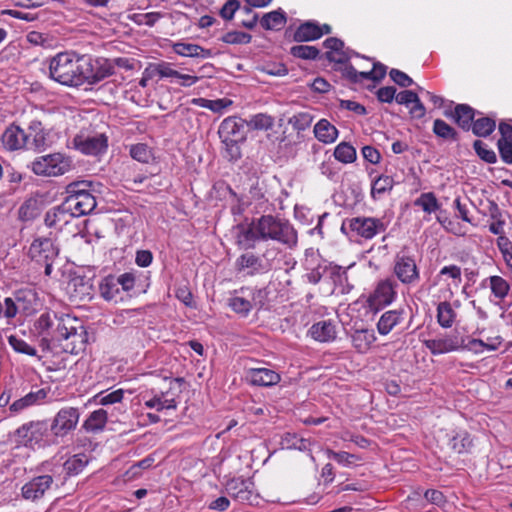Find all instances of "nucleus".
<instances>
[{
  "mask_svg": "<svg viewBox=\"0 0 512 512\" xmlns=\"http://www.w3.org/2000/svg\"><path fill=\"white\" fill-rule=\"evenodd\" d=\"M36 295L32 291H22L13 297L0 295V333L15 328V318L19 314L29 315L36 310Z\"/></svg>",
  "mask_w": 512,
  "mask_h": 512,
  "instance_id": "7ed1b4c3",
  "label": "nucleus"
},
{
  "mask_svg": "<svg viewBox=\"0 0 512 512\" xmlns=\"http://www.w3.org/2000/svg\"><path fill=\"white\" fill-rule=\"evenodd\" d=\"M53 484L51 475H40L32 478L22 486L21 493L24 499L36 501L42 498Z\"/></svg>",
  "mask_w": 512,
  "mask_h": 512,
  "instance_id": "aec40b11",
  "label": "nucleus"
},
{
  "mask_svg": "<svg viewBox=\"0 0 512 512\" xmlns=\"http://www.w3.org/2000/svg\"><path fill=\"white\" fill-rule=\"evenodd\" d=\"M48 133L45 129L42 131H38L37 133H34L30 137V144L28 146V149H35V150H44L47 146L50 145V143L47 140Z\"/></svg>",
  "mask_w": 512,
  "mask_h": 512,
  "instance_id": "052dcab7",
  "label": "nucleus"
},
{
  "mask_svg": "<svg viewBox=\"0 0 512 512\" xmlns=\"http://www.w3.org/2000/svg\"><path fill=\"white\" fill-rule=\"evenodd\" d=\"M449 445L456 453H465L472 447V439L468 432L460 431L450 439Z\"/></svg>",
  "mask_w": 512,
  "mask_h": 512,
  "instance_id": "49530a36",
  "label": "nucleus"
},
{
  "mask_svg": "<svg viewBox=\"0 0 512 512\" xmlns=\"http://www.w3.org/2000/svg\"><path fill=\"white\" fill-rule=\"evenodd\" d=\"M252 36L245 32H229L224 35L223 42L227 44H248Z\"/></svg>",
  "mask_w": 512,
  "mask_h": 512,
  "instance_id": "e2e57ef3",
  "label": "nucleus"
},
{
  "mask_svg": "<svg viewBox=\"0 0 512 512\" xmlns=\"http://www.w3.org/2000/svg\"><path fill=\"white\" fill-rule=\"evenodd\" d=\"M238 272H244L248 275L265 274L266 271L260 259V256L254 253H245L240 255L235 262Z\"/></svg>",
  "mask_w": 512,
  "mask_h": 512,
  "instance_id": "a878e982",
  "label": "nucleus"
},
{
  "mask_svg": "<svg viewBox=\"0 0 512 512\" xmlns=\"http://www.w3.org/2000/svg\"><path fill=\"white\" fill-rule=\"evenodd\" d=\"M71 212L65 207V203L48 210L45 214L44 222L49 228L62 230L72 220Z\"/></svg>",
  "mask_w": 512,
  "mask_h": 512,
  "instance_id": "b1692460",
  "label": "nucleus"
},
{
  "mask_svg": "<svg viewBox=\"0 0 512 512\" xmlns=\"http://www.w3.org/2000/svg\"><path fill=\"white\" fill-rule=\"evenodd\" d=\"M155 72L161 78L176 79L179 72L172 67V64L161 62L155 66Z\"/></svg>",
  "mask_w": 512,
  "mask_h": 512,
  "instance_id": "0e129e2a",
  "label": "nucleus"
},
{
  "mask_svg": "<svg viewBox=\"0 0 512 512\" xmlns=\"http://www.w3.org/2000/svg\"><path fill=\"white\" fill-rule=\"evenodd\" d=\"M80 419V410L77 407H62L53 417L49 428L54 440L64 438L73 432Z\"/></svg>",
  "mask_w": 512,
  "mask_h": 512,
  "instance_id": "9d476101",
  "label": "nucleus"
},
{
  "mask_svg": "<svg viewBox=\"0 0 512 512\" xmlns=\"http://www.w3.org/2000/svg\"><path fill=\"white\" fill-rule=\"evenodd\" d=\"M219 137L226 147L231 159L240 157L238 144L246 138L245 122L241 118L230 116L225 118L218 129Z\"/></svg>",
  "mask_w": 512,
  "mask_h": 512,
  "instance_id": "0eeeda50",
  "label": "nucleus"
},
{
  "mask_svg": "<svg viewBox=\"0 0 512 512\" xmlns=\"http://www.w3.org/2000/svg\"><path fill=\"white\" fill-rule=\"evenodd\" d=\"M389 75L391 79L401 87H409L413 84V80L406 73L398 69H392Z\"/></svg>",
  "mask_w": 512,
  "mask_h": 512,
  "instance_id": "69168bd1",
  "label": "nucleus"
},
{
  "mask_svg": "<svg viewBox=\"0 0 512 512\" xmlns=\"http://www.w3.org/2000/svg\"><path fill=\"white\" fill-rule=\"evenodd\" d=\"M453 118L461 128L469 130L473 125L474 110L466 104H459L455 107Z\"/></svg>",
  "mask_w": 512,
  "mask_h": 512,
  "instance_id": "a19ab883",
  "label": "nucleus"
},
{
  "mask_svg": "<svg viewBox=\"0 0 512 512\" xmlns=\"http://www.w3.org/2000/svg\"><path fill=\"white\" fill-rule=\"evenodd\" d=\"M352 346L359 353H367L376 341L375 332L372 329H356L351 334Z\"/></svg>",
  "mask_w": 512,
  "mask_h": 512,
  "instance_id": "7c9ffc66",
  "label": "nucleus"
},
{
  "mask_svg": "<svg viewBox=\"0 0 512 512\" xmlns=\"http://www.w3.org/2000/svg\"><path fill=\"white\" fill-rule=\"evenodd\" d=\"M88 464V457L85 454H75L69 457L62 465L65 477L76 476L83 471Z\"/></svg>",
  "mask_w": 512,
  "mask_h": 512,
  "instance_id": "ea45409f",
  "label": "nucleus"
},
{
  "mask_svg": "<svg viewBox=\"0 0 512 512\" xmlns=\"http://www.w3.org/2000/svg\"><path fill=\"white\" fill-rule=\"evenodd\" d=\"M14 439L17 444L33 450L43 449L56 443L46 420L24 423L14 432Z\"/></svg>",
  "mask_w": 512,
  "mask_h": 512,
  "instance_id": "39448f33",
  "label": "nucleus"
},
{
  "mask_svg": "<svg viewBox=\"0 0 512 512\" xmlns=\"http://www.w3.org/2000/svg\"><path fill=\"white\" fill-rule=\"evenodd\" d=\"M323 35V29L313 22L301 24L294 33V39L298 42H308L319 39Z\"/></svg>",
  "mask_w": 512,
  "mask_h": 512,
  "instance_id": "e433bc0d",
  "label": "nucleus"
},
{
  "mask_svg": "<svg viewBox=\"0 0 512 512\" xmlns=\"http://www.w3.org/2000/svg\"><path fill=\"white\" fill-rule=\"evenodd\" d=\"M328 457L335 460L338 464L349 467L353 465L356 461H359L360 458L355 455L345 451L335 452L332 450L327 451Z\"/></svg>",
  "mask_w": 512,
  "mask_h": 512,
  "instance_id": "6e6d98bb",
  "label": "nucleus"
},
{
  "mask_svg": "<svg viewBox=\"0 0 512 512\" xmlns=\"http://www.w3.org/2000/svg\"><path fill=\"white\" fill-rule=\"evenodd\" d=\"M437 280L444 282L448 287L449 296L454 295L453 288L457 289L462 281V270L455 264L443 266L438 274Z\"/></svg>",
  "mask_w": 512,
  "mask_h": 512,
  "instance_id": "bb28decb",
  "label": "nucleus"
},
{
  "mask_svg": "<svg viewBox=\"0 0 512 512\" xmlns=\"http://www.w3.org/2000/svg\"><path fill=\"white\" fill-rule=\"evenodd\" d=\"M173 51L182 57L207 59L212 57V51L193 43L177 42L173 44Z\"/></svg>",
  "mask_w": 512,
  "mask_h": 512,
  "instance_id": "2f4dec72",
  "label": "nucleus"
},
{
  "mask_svg": "<svg viewBox=\"0 0 512 512\" xmlns=\"http://www.w3.org/2000/svg\"><path fill=\"white\" fill-rule=\"evenodd\" d=\"M129 152L133 159L141 163H149L153 159L151 148L144 143L131 145Z\"/></svg>",
  "mask_w": 512,
  "mask_h": 512,
  "instance_id": "3c124183",
  "label": "nucleus"
},
{
  "mask_svg": "<svg viewBox=\"0 0 512 512\" xmlns=\"http://www.w3.org/2000/svg\"><path fill=\"white\" fill-rule=\"evenodd\" d=\"M501 134L498 140V149L502 161L506 164H512V126L506 123L499 125Z\"/></svg>",
  "mask_w": 512,
  "mask_h": 512,
  "instance_id": "cd10ccee",
  "label": "nucleus"
},
{
  "mask_svg": "<svg viewBox=\"0 0 512 512\" xmlns=\"http://www.w3.org/2000/svg\"><path fill=\"white\" fill-rule=\"evenodd\" d=\"M86 69V56L73 52H60L49 60L50 78L68 87L83 85Z\"/></svg>",
  "mask_w": 512,
  "mask_h": 512,
  "instance_id": "f03ea898",
  "label": "nucleus"
},
{
  "mask_svg": "<svg viewBox=\"0 0 512 512\" xmlns=\"http://www.w3.org/2000/svg\"><path fill=\"white\" fill-rule=\"evenodd\" d=\"M247 379L255 386H273L280 382V375L268 368H251L247 372Z\"/></svg>",
  "mask_w": 512,
  "mask_h": 512,
  "instance_id": "393cba45",
  "label": "nucleus"
},
{
  "mask_svg": "<svg viewBox=\"0 0 512 512\" xmlns=\"http://www.w3.org/2000/svg\"><path fill=\"white\" fill-rule=\"evenodd\" d=\"M291 54L294 57L301 59H315L317 58L319 51L314 46L297 45L291 48Z\"/></svg>",
  "mask_w": 512,
  "mask_h": 512,
  "instance_id": "13d9d810",
  "label": "nucleus"
},
{
  "mask_svg": "<svg viewBox=\"0 0 512 512\" xmlns=\"http://www.w3.org/2000/svg\"><path fill=\"white\" fill-rule=\"evenodd\" d=\"M424 345L433 355H441L463 349L464 339L456 334H447L425 340Z\"/></svg>",
  "mask_w": 512,
  "mask_h": 512,
  "instance_id": "6ab92c4d",
  "label": "nucleus"
},
{
  "mask_svg": "<svg viewBox=\"0 0 512 512\" xmlns=\"http://www.w3.org/2000/svg\"><path fill=\"white\" fill-rule=\"evenodd\" d=\"M86 187L84 182L71 183L67 187L68 196L64 203L74 218L86 215L96 208V199Z\"/></svg>",
  "mask_w": 512,
  "mask_h": 512,
  "instance_id": "6e6552de",
  "label": "nucleus"
},
{
  "mask_svg": "<svg viewBox=\"0 0 512 512\" xmlns=\"http://www.w3.org/2000/svg\"><path fill=\"white\" fill-rule=\"evenodd\" d=\"M124 397V390L117 389L110 393L100 392L96 395V399L100 405H111L115 403H119L122 401Z\"/></svg>",
  "mask_w": 512,
  "mask_h": 512,
  "instance_id": "4d7b16f0",
  "label": "nucleus"
},
{
  "mask_svg": "<svg viewBox=\"0 0 512 512\" xmlns=\"http://www.w3.org/2000/svg\"><path fill=\"white\" fill-rule=\"evenodd\" d=\"M308 334L320 343L333 342L337 337V327L332 320H320L309 328Z\"/></svg>",
  "mask_w": 512,
  "mask_h": 512,
  "instance_id": "4be33fe9",
  "label": "nucleus"
},
{
  "mask_svg": "<svg viewBox=\"0 0 512 512\" xmlns=\"http://www.w3.org/2000/svg\"><path fill=\"white\" fill-rule=\"evenodd\" d=\"M394 186V180L390 176H379L374 180L371 187V197L374 200L381 199L386 193L390 192Z\"/></svg>",
  "mask_w": 512,
  "mask_h": 512,
  "instance_id": "c03bdc74",
  "label": "nucleus"
},
{
  "mask_svg": "<svg viewBox=\"0 0 512 512\" xmlns=\"http://www.w3.org/2000/svg\"><path fill=\"white\" fill-rule=\"evenodd\" d=\"M225 491L230 497L241 503L252 504L257 498L254 491V483L249 478L237 477L229 479L225 484Z\"/></svg>",
  "mask_w": 512,
  "mask_h": 512,
  "instance_id": "ddd939ff",
  "label": "nucleus"
},
{
  "mask_svg": "<svg viewBox=\"0 0 512 512\" xmlns=\"http://www.w3.org/2000/svg\"><path fill=\"white\" fill-rule=\"evenodd\" d=\"M482 286H488L493 296L498 300L505 299L510 291V284L504 278L497 275L484 279Z\"/></svg>",
  "mask_w": 512,
  "mask_h": 512,
  "instance_id": "4c0bfd02",
  "label": "nucleus"
},
{
  "mask_svg": "<svg viewBox=\"0 0 512 512\" xmlns=\"http://www.w3.org/2000/svg\"><path fill=\"white\" fill-rule=\"evenodd\" d=\"M167 382V388H152L141 394V399L147 409L161 412L163 410H175L178 402L177 397L180 392V386L183 383L182 378L170 379Z\"/></svg>",
  "mask_w": 512,
  "mask_h": 512,
  "instance_id": "423d86ee",
  "label": "nucleus"
},
{
  "mask_svg": "<svg viewBox=\"0 0 512 512\" xmlns=\"http://www.w3.org/2000/svg\"><path fill=\"white\" fill-rule=\"evenodd\" d=\"M256 220L262 241H277L289 248L297 245V232L288 221L272 215H263Z\"/></svg>",
  "mask_w": 512,
  "mask_h": 512,
  "instance_id": "20e7f679",
  "label": "nucleus"
},
{
  "mask_svg": "<svg viewBox=\"0 0 512 512\" xmlns=\"http://www.w3.org/2000/svg\"><path fill=\"white\" fill-rule=\"evenodd\" d=\"M457 318V312L449 301H442L437 306V321L442 328H451Z\"/></svg>",
  "mask_w": 512,
  "mask_h": 512,
  "instance_id": "58836bf2",
  "label": "nucleus"
},
{
  "mask_svg": "<svg viewBox=\"0 0 512 512\" xmlns=\"http://www.w3.org/2000/svg\"><path fill=\"white\" fill-rule=\"evenodd\" d=\"M280 254L281 250L278 247L274 245H268L264 252L260 255V259L266 273L278 267L280 264Z\"/></svg>",
  "mask_w": 512,
  "mask_h": 512,
  "instance_id": "a18cd8bd",
  "label": "nucleus"
},
{
  "mask_svg": "<svg viewBox=\"0 0 512 512\" xmlns=\"http://www.w3.org/2000/svg\"><path fill=\"white\" fill-rule=\"evenodd\" d=\"M8 343L17 353L25 354L28 356H37V350L35 347L29 345L25 340L15 335L8 337Z\"/></svg>",
  "mask_w": 512,
  "mask_h": 512,
  "instance_id": "603ef678",
  "label": "nucleus"
},
{
  "mask_svg": "<svg viewBox=\"0 0 512 512\" xmlns=\"http://www.w3.org/2000/svg\"><path fill=\"white\" fill-rule=\"evenodd\" d=\"M473 147L477 155L487 163L496 162V154L493 150L489 149L488 146L480 140H476Z\"/></svg>",
  "mask_w": 512,
  "mask_h": 512,
  "instance_id": "bf43d9fd",
  "label": "nucleus"
},
{
  "mask_svg": "<svg viewBox=\"0 0 512 512\" xmlns=\"http://www.w3.org/2000/svg\"><path fill=\"white\" fill-rule=\"evenodd\" d=\"M59 253L55 241L49 237H38L31 243L28 255L35 262L53 261Z\"/></svg>",
  "mask_w": 512,
  "mask_h": 512,
  "instance_id": "dca6fc26",
  "label": "nucleus"
},
{
  "mask_svg": "<svg viewBox=\"0 0 512 512\" xmlns=\"http://www.w3.org/2000/svg\"><path fill=\"white\" fill-rule=\"evenodd\" d=\"M327 49L326 58L335 63H345L349 60L350 55L344 50V42L338 38L330 37L324 41Z\"/></svg>",
  "mask_w": 512,
  "mask_h": 512,
  "instance_id": "c85d7f7f",
  "label": "nucleus"
},
{
  "mask_svg": "<svg viewBox=\"0 0 512 512\" xmlns=\"http://www.w3.org/2000/svg\"><path fill=\"white\" fill-rule=\"evenodd\" d=\"M433 132L438 137L446 140L456 139V131L454 130V128L441 119H436L434 121Z\"/></svg>",
  "mask_w": 512,
  "mask_h": 512,
  "instance_id": "5fc2aeb1",
  "label": "nucleus"
},
{
  "mask_svg": "<svg viewBox=\"0 0 512 512\" xmlns=\"http://www.w3.org/2000/svg\"><path fill=\"white\" fill-rule=\"evenodd\" d=\"M99 291L106 301L118 302L122 299L119 280L116 279V276L109 275L103 278L99 285Z\"/></svg>",
  "mask_w": 512,
  "mask_h": 512,
  "instance_id": "72a5a7b5",
  "label": "nucleus"
},
{
  "mask_svg": "<svg viewBox=\"0 0 512 512\" xmlns=\"http://www.w3.org/2000/svg\"><path fill=\"white\" fill-rule=\"evenodd\" d=\"M349 228L362 238L372 239L377 234L384 232L386 226L377 218L355 217L349 220Z\"/></svg>",
  "mask_w": 512,
  "mask_h": 512,
  "instance_id": "f3484780",
  "label": "nucleus"
},
{
  "mask_svg": "<svg viewBox=\"0 0 512 512\" xmlns=\"http://www.w3.org/2000/svg\"><path fill=\"white\" fill-rule=\"evenodd\" d=\"M286 14L282 9L266 13L261 19V25L266 30H278L286 23Z\"/></svg>",
  "mask_w": 512,
  "mask_h": 512,
  "instance_id": "79ce46f5",
  "label": "nucleus"
},
{
  "mask_svg": "<svg viewBox=\"0 0 512 512\" xmlns=\"http://www.w3.org/2000/svg\"><path fill=\"white\" fill-rule=\"evenodd\" d=\"M72 144L82 154L97 156L107 150L108 138L103 133L95 135L80 133L73 138Z\"/></svg>",
  "mask_w": 512,
  "mask_h": 512,
  "instance_id": "f8f14e48",
  "label": "nucleus"
},
{
  "mask_svg": "<svg viewBox=\"0 0 512 512\" xmlns=\"http://www.w3.org/2000/svg\"><path fill=\"white\" fill-rule=\"evenodd\" d=\"M495 120L489 117H482L473 122L472 131L479 137L489 136L495 129Z\"/></svg>",
  "mask_w": 512,
  "mask_h": 512,
  "instance_id": "09e8293b",
  "label": "nucleus"
},
{
  "mask_svg": "<svg viewBox=\"0 0 512 512\" xmlns=\"http://www.w3.org/2000/svg\"><path fill=\"white\" fill-rule=\"evenodd\" d=\"M334 157L342 163H352L356 160V150L351 144L341 142L335 147Z\"/></svg>",
  "mask_w": 512,
  "mask_h": 512,
  "instance_id": "8fccbe9b",
  "label": "nucleus"
},
{
  "mask_svg": "<svg viewBox=\"0 0 512 512\" xmlns=\"http://www.w3.org/2000/svg\"><path fill=\"white\" fill-rule=\"evenodd\" d=\"M315 138L324 143H334L338 138V129L331 124L327 119H320L313 129Z\"/></svg>",
  "mask_w": 512,
  "mask_h": 512,
  "instance_id": "473e14b6",
  "label": "nucleus"
},
{
  "mask_svg": "<svg viewBox=\"0 0 512 512\" xmlns=\"http://www.w3.org/2000/svg\"><path fill=\"white\" fill-rule=\"evenodd\" d=\"M86 67L84 84L89 85H93L104 80L114 72L113 65L109 60L104 58L93 60L86 56Z\"/></svg>",
  "mask_w": 512,
  "mask_h": 512,
  "instance_id": "a211bd4d",
  "label": "nucleus"
},
{
  "mask_svg": "<svg viewBox=\"0 0 512 512\" xmlns=\"http://www.w3.org/2000/svg\"><path fill=\"white\" fill-rule=\"evenodd\" d=\"M119 280L121 292H128L134 288L135 276L132 273H124L116 277Z\"/></svg>",
  "mask_w": 512,
  "mask_h": 512,
  "instance_id": "774afa93",
  "label": "nucleus"
},
{
  "mask_svg": "<svg viewBox=\"0 0 512 512\" xmlns=\"http://www.w3.org/2000/svg\"><path fill=\"white\" fill-rule=\"evenodd\" d=\"M240 8V3L237 0H228L222 9L220 15L225 20H231L234 17L235 12Z\"/></svg>",
  "mask_w": 512,
  "mask_h": 512,
  "instance_id": "338daca9",
  "label": "nucleus"
},
{
  "mask_svg": "<svg viewBox=\"0 0 512 512\" xmlns=\"http://www.w3.org/2000/svg\"><path fill=\"white\" fill-rule=\"evenodd\" d=\"M415 206L421 207L425 213L431 214L439 208V202L432 192L422 193L414 202Z\"/></svg>",
  "mask_w": 512,
  "mask_h": 512,
  "instance_id": "de8ad7c7",
  "label": "nucleus"
},
{
  "mask_svg": "<svg viewBox=\"0 0 512 512\" xmlns=\"http://www.w3.org/2000/svg\"><path fill=\"white\" fill-rule=\"evenodd\" d=\"M72 160L63 153H52L35 158L29 167L39 176L56 177L72 169Z\"/></svg>",
  "mask_w": 512,
  "mask_h": 512,
  "instance_id": "1a4fd4ad",
  "label": "nucleus"
},
{
  "mask_svg": "<svg viewBox=\"0 0 512 512\" xmlns=\"http://www.w3.org/2000/svg\"><path fill=\"white\" fill-rule=\"evenodd\" d=\"M4 147L10 151L27 148L30 144L28 134L18 125H10L2 135Z\"/></svg>",
  "mask_w": 512,
  "mask_h": 512,
  "instance_id": "412c9836",
  "label": "nucleus"
},
{
  "mask_svg": "<svg viewBox=\"0 0 512 512\" xmlns=\"http://www.w3.org/2000/svg\"><path fill=\"white\" fill-rule=\"evenodd\" d=\"M237 229L236 243L242 249H253L258 241H262L257 231L258 224L256 219L246 226H238Z\"/></svg>",
  "mask_w": 512,
  "mask_h": 512,
  "instance_id": "5701e85b",
  "label": "nucleus"
},
{
  "mask_svg": "<svg viewBox=\"0 0 512 512\" xmlns=\"http://www.w3.org/2000/svg\"><path fill=\"white\" fill-rule=\"evenodd\" d=\"M396 287L397 283L393 279L379 281L374 292L369 296L370 307L378 310L390 305L396 298Z\"/></svg>",
  "mask_w": 512,
  "mask_h": 512,
  "instance_id": "2eb2a0df",
  "label": "nucleus"
},
{
  "mask_svg": "<svg viewBox=\"0 0 512 512\" xmlns=\"http://www.w3.org/2000/svg\"><path fill=\"white\" fill-rule=\"evenodd\" d=\"M387 67L381 63H374L373 68L370 71L361 72L360 76L364 79H370L373 81H380L386 75Z\"/></svg>",
  "mask_w": 512,
  "mask_h": 512,
  "instance_id": "680f3d73",
  "label": "nucleus"
},
{
  "mask_svg": "<svg viewBox=\"0 0 512 512\" xmlns=\"http://www.w3.org/2000/svg\"><path fill=\"white\" fill-rule=\"evenodd\" d=\"M393 272L397 279L404 285H415L420 279V272L414 257L404 251L396 254Z\"/></svg>",
  "mask_w": 512,
  "mask_h": 512,
  "instance_id": "9b49d317",
  "label": "nucleus"
},
{
  "mask_svg": "<svg viewBox=\"0 0 512 512\" xmlns=\"http://www.w3.org/2000/svg\"><path fill=\"white\" fill-rule=\"evenodd\" d=\"M261 297V290L242 288L239 294H235L229 299L228 305L234 312L246 316L254 306L261 305V300H257Z\"/></svg>",
  "mask_w": 512,
  "mask_h": 512,
  "instance_id": "4468645a",
  "label": "nucleus"
},
{
  "mask_svg": "<svg viewBox=\"0 0 512 512\" xmlns=\"http://www.w3.org/2000/svg\"><path fill=\"white\" fill-rule=\"evenodd\" d=\"M404 320L402 309L389 310L384 312L377 322V331L380 335L389 334L395 326Z\"/></svg>",
  "mask_w": 512,
  "mask_h": 512,
  "instance_id": "c756f323",
  "label": "nucleus"
},
{
  "mask_svg": "<svg viewBox=\"0 0 512 512\" xmlns=\"http://www.w3.org/2000/svg\"><path fill=\"white\" fill-rule=\"evenodd\" d=\"M281 445L284 449L305 450L308 446V441L299 438L296 434L286 433L282 437Z\"/></svg>",
  "mask_w": 512,
  "mask_h": 512,
  "instance_id": "864d4df0",
  "label": "nucleus"
},
{
  "mask_svg": "<svg viewBox=\"0 0 512 512\" xmlns=\"http://www.w3.org/2000/svg\"><path fill=\"white\" fill-rule=\"evenodd\" d=\"M328 272L334 283L335 291L341 294H347L352 290L353 286L348 282L346 269L341 266L330 265Z\"/></svg>",
  "mask_w": 512,
  "mask_h": 512,
  "instance_id": "c9c22d12",
  "label": "nucleus"
},
{
  "mask_svg": "<svg viewBox=\"0 0 512 512\" xmlns=\"http://www.w3.org/2000/svg\"><path fill=\"white\" fill-rule=\"evenodd\" d=\"M47 394V391L43 388L37 391H31L24 397L14 401L10 406V410L20 412L30 406L39 405L44 402Z\"/></svg>",
  "mask_w": 512,
  "mask_h": 512,
  "instance_id": "f704fd0d",
  "label": "nucleus"
},
{
  "mask_svg": "<svg viewBox=\"0 0 512 512\" xmlns=\"http://www.w3.org/2000/svg\"><path fill=\"white\" fill-rule=\"evenodd\" d=\"M34 326L39 335L59 342L66 353L77 355L86 347L88 335L82 320L69 314L42 313Z\"/></svg>",
  "mask_w": 512,
  "mask_h": 512,
  "instance_id": "f257e3e1",
  "label": "nucleus"
},
{
  "mask_svg": "<svg viewBox=\"0 0 512 512\" xmlns=\"http://www.w3.org/2000/svg\"><path fill=\"white\" fill-rule=\"evenodd\" d=\"M107 423V411L98 409L93 411L85 420L83 427L88 432L101 431Z\"/></svg>",
  "mask_w": 512,
  "mask_h": 512,
  "instance_id": "37998d69",
  "label": "nucleus"
}]
</instances>
